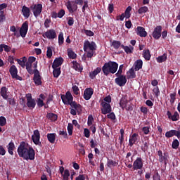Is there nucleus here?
<instances>
[{"label": "nucleus", "instance_id": "obj_36", "mask_svg": "<svg viewBox=\"0 0 180 180\" xmlns=\"http://www.w3.org/2000/svg\"><path fill=\"white\" fill-rule=\"evenodd\" d=\"M143 57L147 61H149V60L151 58V54L150 53V50H144L143 52Z\"/></svg>", "mask_w": 180, "mask_h": 180}, {"label": "nucleus", "instance_id": "obj_21", "mask_svg": "<svg viewBox=\"0 0 180 180\" xmlns=\"http://www.w3.org/2000/svg\"><path fill=\"white\" fill-rule=\"evenodd\" d=\"M136 34L140 36V37H147V32L146 29L143 27H137L136 28Z\"/></svg>", "mask_w": 180, "mask_h": 180}, {"label": "nucleus", "instance_id": "obj_57", "mask_svg": "<svg viewBox=\"0 0 180 180\" xmlns=\"http://www.w3.org/2000/svg\"><path fill=\"white\" fill-rule=\"evenodd\" d=\"M72 89L75 95H79V89L78 88L77 86H75V85L72 86Z\"/></svg>", "mask_w": 180, "mask_h": 180}, {"label": "nucleus", "instance_id": "obj_63", "mask_svg": "<svg viewBox=\"0 0 180 180\" xmlns=\"http://www.w3.org/2000/svg\"><path fill=\"white\" fill-rule=\"evenodd\" d=\"M84 134V137H86V139H89V137L91 136L89 129L85 128Z\"/></svg>", "mask_w": 180, "mask_h": 180}, {"label": "nucleus", "instance_id": "obj_17", "mask_svg": "<svg viewBox=\"0 0 180 180\" xmlns=\"http://www.w3.org/2000/svg\"><path fill=\"white\" fill-rule=\"evenodd\" d=\"M139 141V134L134 133L130 137L129 140V147H133V145L136 144Z\"/></svg>", "mask_w": 180, "mask_h": 180}, {"label": "nucleus", "instance_id": "obj_41", "mask_svg": "<svg viewBox=\"0 0 180 180\" xmlns=\"http://www.w3.org/2000/svg\"><path fill=\"white\" fill-rule=\"evenodd\" d=\"M111 46H112V47L114 49H115V50H117L119 49V47L122 46V43H120V41H112Z\"/></svg>", "mask_w": 180, "mask_h": 180}, {"label": "nucleus", "instance_id": "obj_48", "mask_svg": "<svg viewBox=\"0 0 180 180\" xmlns=\"http://www.w3.org/2000/svg\"><path fill=\"white\" fill-rule=\"evenodd\" d=\"M175 133V130H170L169 131H167L165 134V137H167V139H169L171 137H174Z\"/></svg>", "mask_w": 180, "mask_h": 180}, {"label": "nucleus", "instance_id": "obj_53", "mask_svg": "<svg viewBox=\"0 0 180 180\" xmlns=\"http://www.w3.org/2000/svg\"><path fill=\"white\" fill-rule=\"evenodd\" d=\"M107 117L111 120H115L116 119V115H115V112H110L107 115Z\"/></svg>", "mask_w": 180, "mask_h": 180}, {"label": "nucleus", "instance_id": "obj_37", "mask_svg": "<svg viewBox=\"0 0 180 180\" xmlns=\"http://www.w3.org/2000/svg\"><path fill=\"white\" fill-rule=\"evenodd\" d=\"M47 119H49V120H51V122H56V120H57V115L52 113V112H49L46 115Z\"/></svg>", "mask_w": 180, "mask_h": 180}, {"label": "nucleus", "instance_id": "obj_34", "mask_svg": "<svg viewBox=\"0 0 180 180\" xmlns=\"http://www.w3.org/2000/svg\"><path fill=\"white\" fill-rule=\"evenodd\" d=\"M158 155L159 157L160 162H167L168 160L167 156H162V151L161 150L158 151Z\"/></svg>", "mask_w": 180, "mask_h": 180}, {"label": "nucleus", "instance_id": "obj_8", "mask_svg": "<svg viewBox=\"0 0 180 180\" xmlns=\"http://www.w3.org/2000/svg\"><path fill=\"white\" fill-rule=\"evenodd\" d=\"M26 98L27 108H29L30 109H34V108H36V101L32 97V94H27Z\"/></svg>", "mask_w": 180, "mask_h": 180}, {"label": "nucleus", "instance_id": "obj_56", "mask_svg": "<svg viewBox=\"0 0 180 180\" xmlns=\"http://www.w3.org/2000/svg\"><path fill=\"white\" fill-rule=\"evenodd\" d=\"M123 72V65H120L117 72L115 74V77H119V75H122Z\"/></svg>", "mask_w": 180, "mask_h": 180}, {"label": "nucleus", "instance_id": "obj_64", "mask_svg": "<svg viewBox=\"0 0 180 180\" xmlns=\"http://www.w3.org/2000/svg\"><path fill=\"white\" fill-rule=\"evenodd\" d=\"M153 180H161V176L158 172H156L155 174L153 175Z\"/></svg>", "mask_w": 180, "mask_h": 180}, {"label": "nucleus", "instance_id": "obj_4", "mask_svg": "<svg viewBox=\"0 0 180 180\" xmlns=\"http://www.w3.org/2000/svg\"><path fill=\"white\" fill-rule=\"evenodd\" d=\"M96 50V44L89 41H85L84 43V51L86 53L88 58L94 57V51Z\"/></svg>", "mask_w": 180, "mask_h": 180}, {"label": "nucleus", "instance_id": "obj_10", "mask_svg": "<svg viewBox=\"0 0 180 180\" xmlns=\"http://www.w3.org/2000/svg\"><path fill=\"white\" fill-rule=\"evenodd\" d=\"M66 8L70 13H74L78 9V6L74 1H68L66 4Z\"/></svg>", "mask_w": 180, "mask_h": 180}, {"label": "nucleus", "instance_id": "obj_29", "mask_svg": "<svg viewBox=\"0 0 180 180\" xmlns=\"http://www.w3.org/2000/svg\"><path fill=\"white\" fill-rule=\"evenodd\" d=\"M22 15L27 19L30 16V8L26 6H23L22 8Z\"/></svg>", "mask_w": 180, "mask_h": 180}, {"label": "nucleus", "instance_id": "obj_42", "mask_svg": "<svg viewBox=\"0 0 180 180\" xmlns=\"http://www.w3.org/2000/svg\"><path fill=\"white\" fill-rule=\"evenodd\" d=\"M63 180H68L70 178V170L65 169V172L61 174Z\"/></svg>", "mask_w": 180, "mask_h": 180}, {"label": "nucleus", "instance_id": "obj_59", "mask_svg": "<svg viewBox=\"0 0 180 180\" xmlns=\"http://www.w3.org/2000/svg\"><path fill=\"white\" fill-rule=\"evenodd\" d=\"M92 123H94V117H92V115H89L88 117L87 124L88 126H92Z\"/></svg>", "mask_w": 180, "mask_h": 180}, {"label": "nucleus", "instance_id": "obj_31", "mask_svg": "<svg viewBox=\"0 0 180 180\" xmlns=\"http://www.w3.org/2000/svg\"><path fill=\"white\" fill-rule=\"evenodd\" d=\"M47 139L51 144H54L56 142V134H48L46 135Z\"/></svg>", "mask_w": 180, "mask_h": 180}, {"label": "nucleus", "instance_id": "obj_2", "mask_svg": "<svg viewBox=\"0 0 180 180\" xmlns=\"http://www.w3.org/2000/svg\"><path fill=\"white\" fill-rule=\"evenodd\" d=\"M119 68V64L116 62L109 61L105 63L103 68L102 71L104 75L108 76L110 74H116L117 69Z\"/></svg>", "mask_w": 180, "mask_h": 180}, {"label": "nucleus", "instance_id": "obj_16", "mask_svg": "<svg viewBox=\"0 0 180 180\" xmlns=\"http://www.w3.org/2000/svg\"><path fill=\"white\" fill-rule=\"evenodd\" d=\"M44 36L46 37V39L53 40L57 37V34L54 30H49L45 32Z\"/></svg>", "mask_w": 180, "mask_h": 180}, {"label": "nucleus", "instance_id": "obj_14", "mask_svg": "<svg viewBox=\"0 0 180 180\" xmlns=\"http://www.w3.org/2000/svg\"><path fill=\"white\" fill-rule=\"evenodd\" d=\"M161 32H162V27L161 25L157 26L153 32V37L158 40L161 37Z\"/></svg>", "mask_w": 180, "mask_h": 180}, {"label": "nucleus", "instance_id": "obj_43", "mask_svg": "<svg viewBox=\"0 0 180 180\" xmlns=\"http://www.w3.org/2000/svg\"><path fill=\"white\" fill-rule=\"evenodd\" d=\"M32 65L33 63H30L29 62H27L25 64L26 70L29 74H33V70H32Z\"/></svg>", "mask_w": 180, "mask_h": 180}, {"label": "nucleus", "instance_id": "obj_44", "mask_svg": "<svg viewBox=\"0 0 180 180\" xmlns=\"http://www.w3.org/2000/svg\"><path fill=\"white\" fill-rule=\"evenodd\" d=\"M130 12H131V6H129L126 10H125V12H124V15H125V18L126 19H129V18H130L131 16V13Z\"/></svg>", "mask_w": 180, "mask_h": 180}, {"label": "nucleus", "instance_id": "obj_3", "mask_svg": "<svg viewBox=\"0 0 180 180\" xmlns=\"http://www.w3.org/2000/svg\"><path fill=\"white\" fill-rule=\"evenodd\" d=\"M110 102H112V98L110 96L105 97L104 99L101 101V113L103 115H108V113H110V112H112V106H110Z\"/></svg>", "mask_w": 180, "mask_h": 180}, {"label": "nucleus", "instance_id": "obj_33", "mask_svg": "<svg viewBox=\"0 0 180 180\" xmlns=\"http://www.w3.org/2000/svg\"><path fill=\"white\" fill-rule=\"evenodd\" d=\"M8 152L11 155H13V150H15V143L13 142H10L7 146Z\"/></svg>", "mask_w": 180, "mask_h": 180}, {"label": "nucleus", "instance_id": "obj_20", "mask_svg": "<svg viewBox=\"0 0 180 180\" xmlns=\"http://www.w3.org/2000/svg\"><path fill=\"white\" fill-rule=\"evenodd\" d=\"M63 63H64V59H63V58H56L53 61L52 68H60V66L62 65Z\"/></svg>", "mask_w": 180, "mask_h": 180}, {"label": "nucleus", "instance_id": "obj_61", "mask_svg": "<svg viewBox=\"0 0 180 180\" xmlns=\"http://www.w3.org/2000/svg\"><path fill=\"white\" fill-rule=\"evenodd\" d=\"M131 26H133V24H131V21L128 20L125 22V27L127 29H131Z\"/></svg>", "mask_w": 180, "mask_h": 180}, {"label": "nucleus", "instance_id": "obj_52", "mask_svg": "<svg viewBox=\"0 0 180 180\" xmlns=\"http://www.w3.org/2000/svg\"><path fill=\"white\" fill-rule=\"evenodd\" d=\"M46 56L48 58H51V56H53V49H51V47L47 48Z\"/></svg>", "mask_w": 180, "mask_h": 180}, {"label": "nucleus", "instance_id": "obj_54", "mask_svg": "<svg viewBox=\"0 0 180 180\" xmlns=\"http://www.w3.org/2000/svg\"><path fill=\"white\" fill-rule=\"evenodd\" d=\"M141 150L143 153H146L148 150V142H143V145L141 146Z\"/></svg>", "mask_w": 180, "mask_h": 180}, {"label": "nucleus", "instance_id": "obj_62", "mask_svg": "<svg viewBox=\"0 0 180 180\" xmlns=\"http://www.w3.org/2000/svg\"><path fill=\"white\" fill-rule=\"evenodd\" d=\"M142 131H143L144 134H148V133H150V127H143Z\"/></svg>", "mask_w": 180, "mask_h": 180}, {"label": "nucleus", "instance_id": "obj_19", "mask_svg": "<svg viewBox=\"0 0 180 180\" xmlns=\"http://www.w3.org/2000/svg\"><path fill=\"white\" fill-rule=\"evenodd\" d=\"M0 95L2 96L3 99L8 101V98H9V92L6 86H3L1 88Z\"/></svg>", "mask_w": 180, "mask_h": 180}, {"label": "nucleus", "instance_id": "obj_39", "mask_svg": "<svg viewBox=\"0 0 180 180\" xmlns=\"http://www.w3.org/2000/svg\"><path fill=\"white\" fill-rule=\"evenodd\" d=\"M167 54L164 53L163 55L158 56L156 60L158 61V63H164L165 61H167Z\"/></svg>", "mask_w": 180, "mask_h": 180}, {"label": "nucleus", "instance_id": "obj_50", "mask_svg": "<svg viewBox=\"0 0 180 180\" xmlns=\"http://www.w3.org/2000/svg\"><path fill=\"white\" fill-rule=\"evenodd\" d=\"M172 147L174 150H176V148H178V147H179V141H178L177 139H175L174 141H173Z\"/></svg>", "mask_w": 180, "mask_h": 180}, {"label": "nucleus", "instance_id": "obj_5", "mask_svg": "<svg viewBox=\"0 0 180 180\" xmlns=\"http://www.w3.org/2000/svg\"><path fill=\"white\" fill-rule=\"evenodd\" d=\"M70 114L72 115V116H77V113L79 115L81 112H82V106L80 105V104L77 103V102L74 101L70 104Z\"/></svg>", "mask_w": 180, "mask_h": 180}, {"label": "nucleus", "instance_id": "obj_23", "mask_svg": "<svg viewBox=\"0 0 180 180\" xmlns=\"http://www.w3.org/2000/svg\"><path fill=\"white\" fill-rule=\"evenodd\" d=\"M101 71H102V68H101L100 67L96 68V69H94V71H92L89 73L90 78L91 79H94L95 78V77H96V75H98V74H100Z\"/></svg>", "mask_w": 180, "mask_h": 180}, {"label": "nucleus", "instance_id": "obj_60", "mask_svg": "<svg viewBox=\"0 0 180 180\" xmlns=\"http://www.w3.org/2000/svg\"><path fill=\"white\" fill-rule=\"evenodd\" d=\"M6 17L4 11H0V22H4L5 20Z\"/></svg>", "mask_w": 180, "mask_h": 180}, {"label": "nucleus", "instance_id": "obj_30", "mask_svg": "<svg viewBox=\"0 0 180 180\" xmlns=\"http://www.w3.org/2000/svg\"><path fill=\"white\" fill-rule=\"evenodd\" d=\"M27 63L32 64L34 70H36V69L37 68V61H36V58H34V56L30 57Z\"/></svg>", "mask_w": 180, "mask_h": 180}, {"label": "nucleus", "instance_id": "obj_40", "mask_svg": "<svg viewBox=\"0 0 180 180\" xmlns=\"http://www.w3.org/2000/svg\"><path fill=\"white\" fill-rule=\"evenodd\" d=\"M147 12H148V7L146 6L139 8V9L138 10V13L139 15H143V13H147Z\"/></svg>", "mask_w": 180, "mask_h": 180}, {"label": "nucleus", "instance_id": "obj_15", "mask_svg": "<svg viewBox=\"0 0 180 180\" xmlns=\"http://www.w3.org/2000/svg\"><path fill=\"white\" fill-rule=\"evenodd\" d=\"M32 139L33 143H34L37 146L40 144V132L39 131V130L36 129L34 131Z\"/></svg>", "mask_w": 180, "mask_h": 180}, {"label": "nucleus", "instance_id": "obj_6", "mask_svg": "<svg viewBox=\"0 0 180 180\" xmlns=\"http://www.w3.org/2000/svg\"><path fill=\"white\" fill-rule=\"evenodd\" d=\"M60 98L64 105H70V106L71 103H74V101H72L74 98L70 91H68L65 95H61Z\"/></svg>", "mask_w": 180, "mask_h": 180}, {"label": "nucleus", "instance_id": "obj_18", "mask_svg": "<svg viewBox=\"0 0 180 180\" xmlns=\"http://www.w3.org/2000/svg\"><path fill=\"white\" fill-rule=\"evenodd\" d=\"M33 80L35 85H41V77H40V72H39V70H36L34 72Z\"/></svg>", "mask_w": 180, "mask_h": 180}, {"label": "nucleus", "instance_id": "obj_45", "mask_svg": "<svg viewBox=\"0 0 180 180\" xmlns=\"http://www.w3.org/2000/svg\"><path fill=\"white\" fill-rule=\"evenodd\" d=\"M26 57H23L22 60L17 59V62L22 67V68H25L26 64H25Z\"/></svg>", "mask_w": 180, "mask_h": 180}, {"label": "nucleus", "instance_id": "obj_9", "mask_svg": "<svg viewBox=\"0 0 180 180\" xmlns=\"http://www.w3.org/2000/svg\"><path fill=\"white\" fill-rule=\"evenodd\" d=\"M117 77L115 79V84H117L118 86H124L126 85V82H127V79L126 78V76L120 75Z\"/></svg>", "mask_w": 180, "mask_h": 180}, {"label": "nucleus", "instance_id": "obj_11", "mask_svg": "<svg viewBox=\"0 0 180 180\" xmlns=\"http://www.w3.org/2000/svg\"><path fill=\"white\" fill-rule=\"evenodd\" d=\"M143 165V159L141 158H136L133 163V168L134 171H137V169H142Z\"/></svg>", "mask_w": 180, "mask_h": 180}, {"label": "nucleus", "instance_id": "obj_25", "mask_svg": "<svg viewBox=\"0 0 180 180\" xmlns=\"http://www.w3.org/2000/svg\"><path fill=\"white\" fill-rule=\"evenodd\" d=\"M44 99H46V96H44V94H40L39 98H37V106H39V108H43V105H44L43 101Z\"/></svg>", "mask_w": 180, "mask_h": 180}, {"label": "nucleus", "instance_id": "obj_55", "mask_svg": "<svg viewBox=\"0 0 180 180\" xmlns=\"http://www.w3.org/2000/svg\"><path fill=\"white\" fill-rule=\"evenodd\" d=\"M6 124V118L4 116L0 117V126H5Z\"/></svg>", "mask_w": 180, "mask_h": 180}, {"label": "nucleus", "instance_id": "obj_51", "mask_svg": "<svg viewBox=\"0 0 180 180\" xmlns=\"http://www.w3.org/2000/svg\"><path fill=\"white\" fill-rule=\"evenodd\" d=\"M68 56L69 58H72V60H74V58H77V54L72 51H68Z\"/></svg>", "mask_w": 180, "mask_h": 180}, {"label": "nucleus", "instance_id": "obj_24", "mask_svg": "<svg viewBox=\"0 0 180 180\" xmlns=\"http://www.w3.org/2000/svg\"><path fill=\"white\" fill-rule=\"evenodd\" d=\"M9 72L11 75V77H18V68L15 65H13L10 69H9Z\"/></svg>", "mask_w": 180, "mask_h": 180}, {"label": "nucleus", "instance_id": "obj_26", "mask_svg": "<svg viewBox=\"0 0 180 180\" xmlns=\"http://www.w3.org/2000/svg\"><path fill=\"white\" fill-rule=\"evenodd\" d=\"M134 70L139 71V70H141L143 68V60L141 59L137 60L134 63Z\"/></svg>", "mask_w": 180, "mask_h": 180}, {"label": "nucleus", "instance_id": "obj_47", "mask_svg": "<svg viewBox=\"0 0 180 180\" xmlns=\"http://www.w3.org/2000/svg\"><path fill=\"white\" fill-rule=\"evenodd\" d=\"M72 130H74V125H72L71 123H69L68 125V132L69 136H72Z\"/></svg>", "mask_w": 180, "mask_h": 180}, {"label": "nucleus", "instance_id": "obj_46", "mask_svg": "<svg viewBox=\"0 0 180 180\" xmlns=\"http://www.w3.org/2000/svg\"><path fill=\"white\" fill-rule=\"evenodd\" d=\"M64 43V34L63 32H60L58 35V44L61 46Z\"/></svg>", "mask_w": 180, "mask_h": 180}, {"label": "nucleus", "instance_id": "obj_1", "mask_svg": "<svg viewBox=\"0 0 180 180\" xmlns=\"http://www.w3.org/2000/svg\"><path fill=\"white\" fill-rule=\"evenodd\" d=\"M19 157L26 161H33L36 155L34 149L25 142H21L17 150Z\"/></svg>", "mask_w": 180, "mask_h": 180}, {"label": "nucleus", "instance_id": "obj_49", "mask_svg": "<svg viewBox=\"0 0 180 180\" xmlns=\"http://www.w3.org/2000/svg\"><path fill=\"white\" fill-rule=\"evenodd\" d=\"M116 164V162L108 159L107 162V167H108L109 168H112V167H115Z\"/></svg>", "mask_w": 180, "mask_h": 180}, {"label": "nucleus", "instance_id": "obj_35", "mask_svg": "<svg viewBox=\"0 0 180 180\" xmlns=\"http://www.w3.org/2000/svg\"><path fill=\"white\" fill-rule=\"evenodd\" d=\"M72 68L75 70V71H82V68H81V65H79V63H78L75 60H73L72 62Z\"/></svg>", "mask_w": 180, "mask_h": 180}, {"label": "nucleus", "instance_id": "obj_32", "mask_svg": "<svg viewBox=\"0 0 180 180\" xmlns=\"http://www.w3.org/2000/svg\"><path fill=\"white\" fill-rule=\"evenodd\" d=\"M127 77L128 79H133L136 77V72H134V69L131 68L127 72Z\"/></svg>", "mask_w": 180, "mask_h": 180}, {"label": "nucleus", "instance_id": "obj_12", "mask_svg": "<svg viewBox=\"0 0 180 180\" xmlns=\"http://www.w3.org/2000/svg\"><path fill=\"white\" fill-rule=\"evenodd\" d=\"M27 30H29V24L27 22H25L20 29V36H21V37H26Z\"/></svg>", "mask_w": 180, "mask_h": 180}, {"label": "nucleus", "instance_id": "obj_58", "mask_svg": "<svg viewBox=\"0 0 180 180\" xmlns=\"http://www.w3.org/2000/svg\"><path fill=\"white\" fill-rule=\"evenodd\" d=\"M153 94H155V96H160V89L158 88V86H155L153 89Z\"/></svg>", "mask_w": 180, "mask_h": 180}, {"label": "nucleus", "instance_id": "obj_28", "mask_svg": "<svg viewBox=\"0 0 180 180\" xmlns=\"http://www.w3.org/2000/svg\"><path fill=\"white\" fill-rule=\"evenodd\" d=\"M121 47H122V49H123V50H124V51H125V53H127V54H131V53H133V51L134 50V47H133L131 45L124 46V45L122 44Z\"/></svg>", "mask_w": 180, "mask_h": 180}, {"label": "nucleus", "instance_id": "obj_22", "mask_svg": "<svg viewBox=\"0 0 180 180\" xmlns=\"http://www.w3.org/2000/svg\"><path fill=\"white\" fill-rule=\"evenodd\" d=\"M167 115L169 119L173 120V122H176V120L179 119V114L178 113V112H175L174 114L172 115L171 112L167 111Z\"/></svg>", "mask_w": 180, "mask_h": 180}, {"label": "nucleus", "instance_id": "obj_38", "mask_svg": "<svg viewBox=\"0 0 180 180\" xmlns=\"http://www.w3.org/2000/svg\"><path fill=\"white\" fill-rule=\"evenodd\" d=\"M53 74L55 78H58V77H60V75L61 74V68H53Z\"/></svg>", "mask_w": 180, "mask_h": 180}, {"label": "nucleus", "instance_id": "obj_7", "mask_svg": "<svg viewBox=\"0 0 180 180\" xmlns=\"http://www.w3.org/2000/svg\"><path fill=\"white\" fill-rule=\"evenodd\" d=\"M30 8L33 12L34 16L35 18H38V16H40V13H41V11H43V5L40 4H34V6H32Z\"/></svg>", "mask_w": 180, "mask_h": 180}, {"label": "nucleus", "instance_id": "obj_13", "mask_svg": "<svg viewBox=\"0 0 180 180\" xmlns=\"http://www.w3.org/2000/svg\"><path fill=\"white\" fill-rule=\"evenodd\" d=\"M94 95V89L92 88H86L84 91L83 98L85 101H89L92 96Z\"/></svg>", "mask_w": 180, "mask_h": 180}, {"label": "nucleus", "instance_id": "obj_27", "mask_svg": "<svg viewBox=\"0 0 180 180\" xmlns=\"http://www.w3.org/2000/svg\"><path fill=\"white\" fill-rule=\"evenodd\" d=\"M128 101L126 98H122L120 101V106L122 109H126L127 110H130V108H127Z\"/></svg>", "mask_w": 180, "mask_h": 180}]
</instances>
